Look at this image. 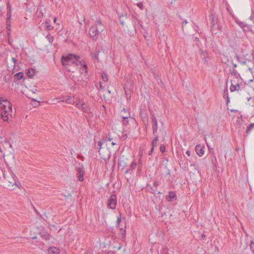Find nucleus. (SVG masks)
<instances>
[{"mask_svg": "<svg viewBox=\"0 0 254 254\" xmlns=\"http://www.w3.org/2000/svg\"><path fill=\"white\" fill-rule=\"evenodd\" d=\"M23 76V73L22 72L16 73L14 74V77L16 80L21 79Z\"/></svg>", "mask_w": 254, "mask_h": 254, "instance_id": "17", "label": "nucleus"}, {"mask_svg": "<svg viewBox=\"0 0 254 254\" xmlns=\"http://www.w3.org/2000/svg\"><path fill=\"white\" fill-rule=\"evenodd\" d=\"M187 23H188V22H187V21L186 20H185V21H183V23H182V26H183V27L184 26V25L185 24H186Z\"/></svg>", "mask_w": 254, "mask_h": 254, "instance_id": "55", "label": "nucleus"}, {"mask_svg": "<svg viewBox=\"0 0 254 254\" xmlns=\"http://www.w3.org/2000/svg\"><path fill=\"white\" fill-rule=\"evenodd\" d=\"M252 58H253V59L254 62V50L253 51V52L252 53Z\"/></svg>", "mask_w": 254, "mask_h": 254, "instance_id": "53", "label": "nucleus"}, {"mask_svg": "<svg viewBox=\"0 0 254 254\" xmlns=\"http://www.w3.org/2000/svg\"><path fill=\"white\" fill-rule=\"evenodd\" d=\"M233 66L235 67H237V65L236 64H234V63H232Z\"/></svg>", "mask_w": 254, "mask_h": 254, "instance_id": "58", "label": "nucleus"}, {"mask_svg": "<svg viewBox=\"0 0 254 254\" xmlns=\"http://www.w3.org/2000/svg\"><path fill=\"white\" fill-rule=\"evenodd\" d=\"M137 6L141 9H143V5L142 2H139L137 3Z\"/></svg>", "mask_w": 254, "mask_h": 254, "instance_id": "36", "label": "nucleus"}, {"mask_svg": "<svg viewBox=\"0 0 254 254\" xmlns=\"http://www.w3.org/2000/svg\"><path fill=\"white\" fill-rule=\"evenodd\" d=\"M100 88L102 90L104 89V86L102 85L101 83H100Z\"/></svg>", "mask_w": 254, "mask_h": 254, "instance_id": "51", "label": "nucleus"}, {"mask_svg": "<svg viewBox=\"0 0 254 254\" xmlns=\"http://www.w3.org/2000/svg\"><path fill=\"white\" fill-rule=\"evenodd\" d=\"M254 128V123H251L248 126L247 128L246 129V133L247 134H248L251 130Z\"/></svg>", "mask_w": 254, "mask_h": 254, "instance_id": "19", "label": "nucleus"}, {"mask_svg": "<svg viewBox=\"0 0 254 254\" xmlns=\"http://www.w3.org/2000/svg\"><path fill=\"white\" fill-rule=\"evenodd\" d=\"M31 238H32V239H37V237H36V236L32 237Z\"/></svg>", "mask_w": 254, "mask_h": 254, "instance_id": "60", "label": "nucleus"}, {"mask_svg": "<svg viewBox=\"0 0 254 254\" xmlns=\"http://www.w3.org/2000/svg\"><path fill=\"white\" fill-rule=\"evenodd\" d=\"M46 38L47 40V41H48V42L50 43V44H52V43L53 42L54 38L52 35H51L50 34H48L46 36Z\"/></svg>", "mask_w": 254, "mask_h": 254, "instance_id": "23", "label": "nucleus"}, {"mask_svg": "<svg viewBox=\"0 0 254 254\" xmlns=\"http://www.w3.org/2000/svg\"><path fill=\"white\" fill-rule=\"evenodd\" d=\"M224 93H226V94L227 95V104H228L229 102H230V99L229 98V96H228V90L226 89L224 91Z\"/></svg>", "mask_w": 254, "mask_h": 254, "instance_id": "34", "label": "nucleus"}, {"mask_svg": "<svg viewBox=\"0 0 254 254\" xmlns=\"http://www.w3.org/2000/svg\"><path fill=\"white\" fill-rule=\"evenodd\" d=\"M160 150L162 153H164L165 152L166 148L164 145H161L160 147Z\"/></svg>", "mask_w": 254, "mask_h": 254, "instance_id": "32", "label": "nucleus"}, {"mask_svg": "<svg viewBox=\"0 0 254 254\" xmlns=\"http://www.w3.org/2000/svg\"><path fill=\"white\" fill-rule=\"evenodd\" d=\"M236 85L237 86V88H239V90H241L240 85H241L242 84H240L239 83H238Z\"/></svg>", "mask_w": 254, "mask_h": 254, "instance_id": "48", "label": "nucleus"}, {"mask_svg": "<svg viewBox=\"0 0 254 254\" xmlns=\"http://www.w3.org/2000/svg\"><path fill=\"white\" fill-rule=\"evenodd\" d=\"M77 175L78 180L80 182H82L83 181L84 179V171L83 170V168L79 167L77 169Z\"/></svg>", "mask_w": 254, "mask_h": 254, "instance_id": "10", "label": "nucleus"}, {"mask_svg": "<svg viewBox=\"0 0 254 254\" xmlns=\"http://www.w3.org/2000/svg\"><path fill=\"white\" fill-rule=\"evenodd\" d=\"M250 19L254 23V13H252L251 16L250 17Z\"/></svg>", "mask_w": 254, "mask_h": 254, "instance_id": "38", "label": "nucleus"}, {"mask_svg": "<svg viewBox=\"0 0 254 254\" xmlns=\"http://www.w3.org/2000/svg\"><path fill=\"white\" fill-rule=\"evenodd\" d=\"M120 233L123 235V236H125V233H126V231L125 230H124L123 228H122L121 229V230H120Z\"/></svg>", "mask_w": 254, "mask_h": 254, "instance_id": "41", "label": "nucleus"}, {"mask_svg": "<svg viewBox=\"0 0 254 254\" xmlns=\"http://www.w3.org/2000/svg\"><path fill=\"white\" fill-rule=\"evenodd\" d=\"M12 105L11 103L2 97H0V115L4 121H8L11 116Z\"/></svg>", "mask_w": 254, "mask_h": 254, "instance_id": "1", "label": "nucleus"}, {"mask_svg": "<svg viewBox=\"0 0 254 254\" xmlns=\"http://www.w3.org/2000/svg\"><path fill=\"white\" fill-rule=\"evenodd\" d=\"M166 198L167 201L171 202L174 200L177 199V195L175 191H171L169 192V194L166 195Z\"/></svg>", "mask_w": 254, "mask_h": 254, "instance_id": "9", "label": "nucleus"}, {"mask_svg": "<svg viewBox=\"0 0 254 254\" xmlns=\"http://www.w3.org/2000/svg\"><path fill=\"white\" fill-rule=\"evenodd\" d=\"M26 73L29 77H33L36 73V70L34 68H31L26 70Z\"/></svg>", "mask_w": 254, "mask_h": 254, "instance_id": "13", "label": "nucleus"}, {"mask_svg": "<svg viewBox=\"0 0 254 254\" xmlns=\"http://www.w3.org/2000/svg\"><path fill=\"white\" fill-rule=\"evenodd\" d=\"M204 147L203 145H201L200 144H198L195 146V152L197 155H198L199 157L202 156L204 154Z\"/></svg>", "mask_w": 254, "mask_h": 254, "instance_id": "8", "label": "nucleus"}, {"mask_svg": "<svg viewBox=\"0 0 254 254\" xmlns=\"http://www.w3.org/2000/svg\"><path fill=\"white\" fill-rule=\"evenodd\" d=\"M122 118L124 119V124H127L128 121H126V120L127 119L129 118V116H125L122 115Z\"/></svg>", "mask_w": 254, "mask_h": 254, "instance_id": "35", "label": "nucleus"}, {"mask_svg": "<svg viewBox=\"0 0 254 254\" xmlns=\"http://www.w3.org/2000/svg\"><path fill=\"white\" fill-rule=\"evenodd\" d=\"M32 104L34 107H36L40 105V102L35 100H33V103H32Z\"/></svg>", "mask_w": 254, "mask_h": 254, "instance_id": "30", "label": "nucleus"}, {"mask_svg": "<svg viewBox=\"0 0 254 254\" xmlns=\"http://www.w3.org/2000/svg\"><path fill=\"white\" fill-rule=\"evenodd\" d=\"M130 171V169H127L126 171H125V173H128Z\"/></svg>", "mask_w": 254, "mask_h": 254, "instance_id": "56", "label": "nucleus"}, {"mask_svg": "<svg viewBox=\"0 0 254 254\" xmlns=\"http://www.w3.org/2000/svg\"><path fill=\"white\" fill-rule=\"evenodd\" d=\"M83 70H84V73H87V66L86 64H83Z\"/></svg>", "mask_w": 254, "mask_h": 254, "instance_id": "37", "label": "nucleus"}, {"mask_svg": "<svg viewBox=\"0 0 254 254\" xmlns=\"http://www.w3.org/2000/svg\"><path fill=\"white\" fill-rule=\"evenodd\" d=\"M116 195L115 194H112L108 200V206L112 209H115L116 207Z\"/></svg>", "mask_w": 254, "mask_h": 254, "instance_id": "5", "label": "nucleus"}, {"mask_svg": "<svg viewBox=\"0 0 254 254\" xmlns=\"http://www.w3.org/2000/svg\"><path fill=\"white\" fill-rule=\"evenodd\" d=\"M111 144H112V145H115L116 143L115 142H113H113L111 143Z\"/></svg>", "mask_w": 254, "mask_h": 254, "instance_id": "62", "label": "nucleus"}, {"mask_svg": "<svg viewBox=\"0 0 254 254\" xmlns=\"http://www.w3.org/2000/svg\"><path fill=\"white\" fill-rule=\"evenodd\" d=\"M153 150H154V148H151V150L148 152V155H151L152 154V152L153 151Z\"/></svg>", "mask_w": 254, "mask_h": 254, "instance_id": "50", "label": "nucleus"}, {"mask_svg": "<svg viewBox=\"0 0 254 254\" xmlns=\"http://www.w3.org/2000/svg\"><path fill=\"white\" fill-rule=\"evenodd\" d=\"M56 21H57V18H56V17H55L54 18V22H55V23H56Z\"/></svg>", "mask_w": 254, "mask_h": 254, "instance_id": "59", "label": "nucleus"}, {"mask_svg": "<svg viewBox=\"0 0 254 254\" xmlns=\"http://www.w3.org/2000/svg\"><path fill=\"white\" fill-rule=\"evenodd\" d=\"M230 73L232 75L236 76V77L240 76V74L238 73L237 71L235 69L231 70Z\"/></svg>", "mask_w": 254, "mask_h": 254, "instance_id": "26", "label": "nucleus"}, {"mask_svg": "<svg viewBox=\"0 0 254 254\" xmlns=\"http://www.w3.org/2000/svg\"><path fill=\"white\" fill-rule=\"evenodd\" d=\"M159 185V183L157 181L154 182V187L156 188Z\"/></svg>", "mask_w": 254, "mask_h": 254, "instance_id": "47", "label": "nucleus"}, {"mask_svg": "<svg viewBox=\"0 0 254 254\" xmlns=\"http://www.w3.org/2000/svg\"><path fill=\"white\" fill-rule=\"evenodd\" d=\"M82 103H83V102H82V101L80 100V99H78L76 100V101L75 102V106L76 108H77L78 109H80L81 108V106H80V105Z\"/></svg>", "mask_w": 254, "mask_h": 254, "instance_id": "25", "label": "nucleus"}, {"mask_svg": "<svg viewBox=\"0 0 254 254\" xmlns=\"http://www.w3.org/2000/svg\"><path fill=\"white\" fill-rule=\"evenodd\" d=\"M6 28L8 30H9V27L10 25V19H8V18H6Z\"/></svg>", "mask_w": 254, "mask_h": 254, "instance_id": "27", "label": "nucleus"}, {"mask_svg": "<svg viewBox=\"0 0 254 254\" xmlns=\"http://www.w3.org/2000/svg\"><path fill=\"white\" fill-rule=\"evenodd\" d=\"M102 80L104 82L108 81V78L107 74L104 72H103L102 73Z\"/></svg>", "mask_w": 254, "mask_h": 254, "instance_id": "24", "label": "nucleus"}, {"mask_svg": "<svg viewBox=\"0 0 254 254\" xmlns=\"http://www.w3.org/2000/svg\"><path fill=\"white\" fill-rule=\"evenodd\" d=\"M11 9H8L7 11V18L8 19H11Z\"/></svg>", "mask_w": 254, "mask_h": 254, "instance_id": "29", "label": "nucleus"}, {"mask_svg": "<svg viewBox=\"0 0 254 254\" xmlns=\"http://www.w3.org/2000/svg\"><path fill=\"white\" fill-rule=\"evenodd\" d=\"M80 106L81 108L80 109H81L83 112L87 113H92L91 108L85 103H83L81 104Z\"/></svg>", "mask_w": 254, "mask_h": 254, "instance_id": "11", "label": "nucleus"}, {"mask_svg": "<svg viewBox=\"0 0 254 254\" xmlns=\"http://www.w3.org/2000/svg\"><path fill=\"white\" fill-rule=\"evenodd\" d=\"M250 249L251 251L254 253V243L253 241H251L250 245Z\"/></svg>", "mask_w": 254, "mask_h": 254, "instance_id": "31", "label": "nucleus"}, {"mask_svg": "<svg viewBox=\"0 0 254 254\" xmlns=\"http://www.w3.org/2000/svg\"><path fill=\"white\" fill-rule=\"evenodd\" d=\"M205 237V235H203V234L201 235V238L202 239H203Z\"/></svg>", "mask_w": 254, "mask_h": 254, "instance_id": "64", "label": "nucleus"}, {"mask_svg": "<svg viewBox=\"0 0 254 254\" xmlns=\"http://www.w3.org/2000/svg\"><path fill=\"white\" fill-rule=\"evenodd\" d=\"M102 144V142L101 141H99L98 142V145L100 146V148H99V150L98 151L100 154V149L101 148Z\"/></svg>", "mask_w": 254, "mask_h": 254, "instance_id": "44", "label": "nucleus"}, {"mask_svg": "<svg viewBox=\"0 0 254 254\" xmlns=\"http://www.w3.org/2000/svg\"><path fill=\"white\" fill-rule=\"evenodd\" d=\"M236 59L239 62L241 63L242 64H246V62L243 61L242 60V58L240 57H239V56H236Z\"/></svg>", "mask_w": 254, "mask_h": 254, "instance_id": "28", "label": "nucleus"}, {"mask_svg": "<svg viewBox=\"0 0 254 254\" xmlns=\"http://www.w3.org/2000/svg\"><path fill=\"white\" fill-rule=\"evenodd\" d=\"M7 9H11V5H10V3L9 2L7 3Z\"/></svg>", "mask_w": 254, "mask_h": 254, "instance_id": "45", "label": "nucleus"}, {"mask_svg": "<svg viewBox=\"0 0 254 254\" xmlns=\"http://www.w3.org/2000/svg\"><path fill=\"white\" fill-rule=\"evenodd\" d=\"M105 26L100 19H98L94 25L92 26L89 31V34L92 39L96 41L98 39L99 34L101 33L105 29Z\"/></svg>", "mask_w": 254, "mask_h": 254, "instance_id": "2", "label": "nucleus"}, {"mask_svg": "<svg viewBox=\"0 0 254 254\" xmlns=\"http://www.w3.org/2000/svg\"><path fill=\"white\" fill-rule=\"evenodd\" d=\"M12 61L13 62L14 64L15 65V64L16 63V62H17L16 59L15 58H12Z\"/></svg>", "mask_w": 254, "mask_h": 254, "instance_id": "49", "label": "nucleus"}, {"mask_svg": "<svg viewBox=\"0 0 254 254\" xmlns=\"http://www.w3.org/2000/svg\"><path fill=\"white\" fill-rule=\"evenodd\" d=\"M60 252V250L55 247H51L48 249V254H59Z\"/></svg>", "mask_w": 254, "mask_h": 254, "instance_id": "12", "label": "nucleus"}, {"mask_svg": "<svg viewBox=\"0 0 254 254\" xmlns=\"http://www.w3.org/2000/svg\"><path fill=\"white\" fill-rule=\"evenodd\" d=\"M113 252L112 251H110L108 252V254H112Z\"/></svg>", "mask_w": 254, "mask_h": 254, "instance_id": "61", "label": "nucleus"}, {"mask_svg": "<svg viewBox=\"0 0 254 254\" xmlns=\"http://www.w3.org/2000/svg\"><path fill=\"white\" fill-rule=\"evenodd\" d=\"M92 58L94 59H98V54H94L92 55Z\"/></svg>", "mask_w": 254, "mask_h": 254, "instance_id": "42", "label": "nucleus"}, {"mask_svg": "<svg viewBox=\"0 0 254 254\" xmlns=\"http://www.w3.org/2000/svg\"><path fill=\"white\" fill-rule=\"evenodd\" d=\"M150 190H151V192L153 193H155L156 191V189H154L152 187H151V186H150Z\"/></svg>", "mask_w": 254, "mask_h": 254, "instance_id": "40", "label": "nucleus"}, {"mask_svg": "<svg viewBox=\"0 0 254 254\" xmlns=\"http://www.w3.org/2000/svg\"><path fill=\"white\" fill-rule=\"evenodd\" d=\"M121 221V215H120V216L118 217L117 220V223L118 225L120 223V222Z\"/></svg>", "mask_w": 254, "mask_h": 254, "instance_id": "39", "label": "nucleus"}, {"mask_svg": "<svg viewBox=\"0 0 254 254\" xmlns=\"http://www.w3.org/2000/svg\"><path fill=\"white\" fill-rule=\"evenodd\" d=\"M242 29H243V30L244 31H249L250 30V28L248 24H247V27L242 28Z\"/></svg>", "mask_w": 254, "mask_h": 254, "instance_id": "43", "label": "nucleus"}, {"mask_svg": "<svg viewBox=\"0 0 254 254\" xmlns=\"http://www.w3.org/2000/svg\"><path fill=\"white\" fill-rule=\"evenodd\" d=\"M44 239H45V240H49V236L48 235L44 236Z\"/></svg>", "mask_w": 254, "mask_h": 254, "instance_id": "52", "label": "nucleus"}, {"mask_svg": "<svg viewBox=\"0 0 254 254\" xmlns=\"http://www.w3.org/2000/svg\"><path fill=\"white\" fill-rule=\"evenodd\" d=\"M202 60H203V63L205 64H208V61H207L206 58H205V59H202Z\"/></svg>", "mask_w": 254, "mask_h": 254, "instance_id": "46", "label": "nucleus"}, {"mask_svg": "<svg viewBox=\"0 0 254 254\" xmlns=\"http://www.w3.org/2000/svg\"><path fill=\"white\" fill-rule=\"evenodd\" d=\"M155 137H154V138L153 139V140L152 142V148H154V147H155L157 145L158 141L159 140V137H158V135L155 134Z\"/></svg>", "mask_w": 254, "mask_h": 254, "instance_id": "15", "label": "nucleus"}, {"mask_svg": "<svg viewBox=\"0 0 254 254\" xmlns=\"http://www.w3.org/2000/svg\"><path fill=\"white\" fill-rule=\"evenodd\" d=\"M237 111V110H231V112H235V111Z\"/></svg>", "mask_w": 254, "mask_h": 254, "instance_id": "63", "label": "nucleus"}, {"mask_svg": "<svg viewBox=\"0 0 254 254\" xmlns=\"http://www.w3.org/2000/svg\"><path fill=\"white\" fill-rule=\"evenodd\" d=\"M80 57L73 54H69L67 56H64L61 59V62L64 66L70 65L72 64H76L78 62Z\"/></svg>", "mask_w": 254, "mask_h": 254, "instance_id": "3", "label": "nucleus"}, {"mask_svg": "<svg viewBox=\"0 0 254 254\" xmlns=\"http://www.w3.org/2000/svg\"><path fill=\"white\" fill-rule=\"evenodd\" d=\"M127 110L125 108L122 111V113H126Z\"/></svg>", "mask_w": 254, "mask_h": 254, "instance_id": "57", "label": "nucleus"}, {"mask_svg": "<svg viewBox=\"0 0 254 254\" xmlns=\"http://www.w3.org/2000/svg\"><path fill=\"white\" fill-rule=\"evenodd\" d=\"M74 100V98L73 96H69V97H67L65 99L61 100V102H65V103H66L67 104H73ZM60 102V101H59V102Z\"/></svg>", "mask_w": 254, "mask_h": 254, "instance_id": "14", "label": "nucleus"}, {"mask_svg": "<svg viewBox=\"0 0 254 254\" xmlns=\"http://www.w3.org/2000/svg\"><path fill=\"white\" fill-rule=\"evenodd\" d=\"M45 28H46V30L49 31V30H51L53 28V27L50 24L49 22L48 21H45Z\"/></svg>", "mask_w": 254, "mask_h": 254, "instance_id": "21", "label": "nucleus"}, {"mask_svg": "<svg viewBox=\"0 0 254 254\" xmlns=\"http://www.w3.org/2000/svg\"><path fill=\"white\" fill-rule=\"evenodd\" d=\"M136 166V163L135 161H133L130 165V168L131 169H134Z\"/></svg>", "mask_w": 254, "mask_h": 254, "instance_id": "33", "label": "nucleus"}, {"mask_svg": "<svg viewBox=\"0 0 254 254\" xmlns=\"http://www.w3.org/2000/svg\"><path fill=\"white\" fill-rule=\"evenodd\" d=\"M207 53L206 51L201 50L200 56L202 59H205L207 57Z\"/></svg>", "mask_w": 254, "mask_h": 254, "instance_id": "22", "label": "nucleus"}, {"mask_svg": "<svg viewBox=\"0 0 254 254\" xmlns=\"http://www.w3.org/2000/svg\"><path fill=\"white\" fill-rule=\"evenodd\" d=\"M151 120L152 123V128L153 130V133L154 135L156 134L158 130V123L157 119L154 113L151 114Z\"/></svg>", "mask_w": 254, "mask_h": 254, "instance_id": "4", "label": "nucleus"}, {"mask_svg": "<svg viewBox=\"0 0 254 254\" xmlns=\"http://www.w3.org/2000/svg\"><path fill=\"white\" fill-rule=\"evenodd\" d=\"M127 161L128 159L125 156H123L121 157L118 160L119 166L122 169L125 168L127 165Z\"/></svg>", "mask_w": 254, "mask_h": 254, "instance_id": "6", "label": "nucleus"}, {"mask_svg": "<svg viewBox=\"0 0 254 254\" xmlns=\"http://www.w3.org/2000/svg\"><path fill=\"white\" fill-rule=\"evenodd\" d=\"M127 19V15H122L119 17V20L120 22V23L124 26L125 25V21L126 19Z\"/></svg>", "mask_w": 254, "mask_h": 254, "instance_id": "16", "label": "nucleus"}, {"mask_svg": "<svg viewBox=\"0 0 254 254\" xmlns=\"http://www.w3.org/2000/svg\"><path fill=\"white\" fill-rule=\"evenodd\" d=\"M11 176L12 177V180L11 181H8V182L10 183V184H12L13 185H12V186L13 187V186H15L17 187H18V188L20 189L21 188V185H20V183L19 182H17V178H16V176L13 173H11Z\"/></svg>", "mask_w": 254, "mask_h": 254, "instance_id": "7", "label": "nucleus"}, {"mask_svg": "<svg viewBox=\"0 0 254 254\" xmlns=\"http://www.w3.org/2000/svg\"><path fill=\"white\" fill-rule=\"evenodd\" d=\"M236 22L242 28L247 27V24L244 22H242L238 20H236Z\"/></svg>", "mask_w": 254, "mask_h": 254, "instance_id": "20", "label": "nucleus"}, {"mask_svg": "<svg viewBox=\"0 0 254 254\" xmlns=\"http://www.w3.org/2000/svg\"><path fill=\"white\" fill-rule=\"evenodd\" d=\"M231 86L230 88L231 91V92H234L235 91H239V88H237L236 85H234L233 83H232V80L231 81Z\"/></svg>", "mask_w": 254, "mask_h": 254, "instance_id": "18", "label": "nucleus"}, {"mask_svg": "<svg viewBox=\"0 0 254 254\" xmlns=\"http://www.w3.org/2000/svg\"><path fill=\"white\" fill-rule=\"evenodd\" d=\"M186 154H187V155H188V156H190V151H189V150L187 151V152H186Z\"/></svg>", "mask_w": 254, "mask_h": 254, "instance_id": "54", "label": "nucleus"}]
</instances>
